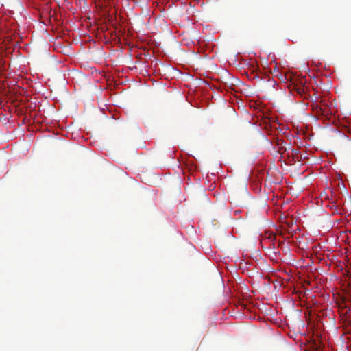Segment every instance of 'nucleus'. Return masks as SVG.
<instances>
[{
    "label": "nucleus",
    "mask_w": 351,
    "mask_h": 351,
    "mask_svg": "<svg viewBox=\"0 0 351 351\" xmlns=\"http://www.w3.org/2000/svg\"><path fill=\"white\" fill-rule=\"evenodd\" d=\"M337 313L344 323L351 324V308H337Z\"/></svg>",
    "instance_id": "nucleus-1"
},
{
    "label": "nucleus",
    "mask_w": 351,
    "mask_h": 351,
    "mask_svg": "<svg viewBox=\"0 0 351 351\" xmlns=\"http://www.w3.org/2000/svg\"><path fill=\"white\" fill-rule=\"evenodd\" d=\"M293 90H295L296 93L301 97H306V96L304 95L306 94L305 88L303 85L302 81L300 82L299 85L293 84Z\"/></svg>",
    "instance_id": "nucleus-2"
},
{
    "label": "nucleus",
    "mask_w": 351,
    "mask_h": 351,
    "mask_svg": "<svg viewBox=\"0 0 351 351\" xmlns=\"http://www.w3.org/2000/svg\"><path fill=\"white\" fill-rule=\"evenodd\" d=\"M273 308H264L263 309L262 313H264L268 316H272L274 315Z\"/></svg>",
    "instance_id": "nucleus-3"
},
{
    "label": "nucleus",
    "mask_w": 351,
    "mask_h": 351,
    "mask_svg": "<svg viewBox=\"0 0 351 351\" xmlns=\"http://www.w3.org/2000/svg\"><path fill=\"white\" fill-rule=\"evenodd\" d=\"M305 317L311 319L312 315V308H307V312L304 313Z\"/></svg>",
    "instance_id": "nucleus-4"
},
{
    "label": "nucleus",
    "mask_w": 351,
    "mask_h": 351,
    "mask_svg": "<svg viewBox=\"0 0 351 351\" xmlns=\"http://www.w3.org/2000/svg\"><path fill=\"white\" fill-rule=\"evenodd\" d=\"M284 142L282 141L280 144H279V152L281 153L282 152L286 151V148L283 146Z\"/></svg>",
    "instance_id": "nucleus-5"
},
{
    "label": "nucleus",
    "mask_w": 351,
    "mask_h": 351,
    "mask_svg": "<svg viewBox=\"0 0 351 351\" xmlns=\"http://www.w3.org/2000/svg\"><path fill=\"white\" fill-rule=\"evenodd\" d=\"M240 305L241 306V307H244V308H246L247 306V304L246 303H244V302L243 301Z\"/></svg>",
    "instance_id": "nucleus-6"
}]
</instances>
